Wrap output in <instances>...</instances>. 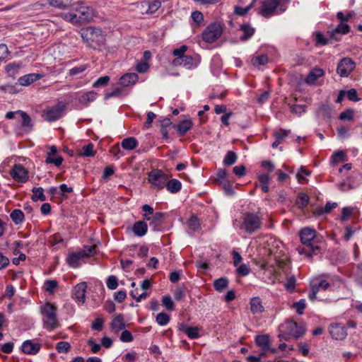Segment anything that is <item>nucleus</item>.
<instances>
[{"label":"nucleus","mask_w":362,"mask_h":362,"mask_svg":"<svg viewBox=\"0 0 362 362\" xmlns=\"http://www.w3.org/2000/svg\"><path fill=\"white\" fill-rule=\"evenodd\" d=\"M289 133H290L289 130H286V129H280L278 131H275L273 133V136L276 139H279L280 141H282L284 139H285L286 136H288Z\"/></svg>","instance_id":"obj_62"},{"label":"nucleus","mask_w":362,"mask_h":362,"mask_svg":"<svg viewBox=\"0 0 362 362\" xmlns=\"http://www.w3.org/2000/svg\"><path fill=\"white\" fill-rule=\"evenodd\" d=\"M132 230L135 235L143 237L148 231V225L144 221H138L134 223Z\"/></svg>","instance_id":"obj_22"},{"label":"nucleus","mask_w":362,"mask_h":362,"mask_svg":"<svg viewBox=\"0 0 362 362\" xmlns=\"http://www.w3.org/2000/svg\"><path fill=\"white\" fill-rule=\"evenodd\" d=\"M138 80L139 75L137 74L127 73L119 78L118 83L122 87H128L135 85Z\"/></svg>","instance_id":"obj_16"},{"label":"nucleus","mask_w":362,"mask_h":362,"mask_svg":"<svg viewBox=\"0 0 362 362\" xmlns=\"http://www.w3.org/2000/svg\"><path fill=\"white\" fill-rule=\"evenodd\" d=\"M228 172L226 170L223 168H219L216 172V182L218 184H221V182L227 181Z\"/></svg>","instance_id":"obj_55"},{"label":"nucleus","mask_w":362,"mask_h":362,"mask_svg":"<svg viewBox=\"0 0 362 362\" xmlns=\"http://www.w3.org/2000/svg\"><path fill=\"white\" fill-rule=\"evenodd\" d=\"M180 331L185 333L191 339H195L199 337V328L197 327H189L185 323H182L179 327Z\"/></svg>","instance_id":"obj_23"},{"label":"nucleus","mask_w":362,"mask_h":362,"mask_svg":"<svg viewBox=\"0 0 362 362\" xmlns=\"http://www.w3.org/2000/svg\"><path fill=\"white\" fill-rule=\"evenodd\" d=\"M94 145L92 143H88L82 147L81 152L78 154L82 157H93L95 154V151L93 150Z\"/></svg>","instance_id":"obj_40"},{"label":"nucleus","mask_w":362,"mask_h":362,"mask_svg":"<svg viewBox=\"0 0 362 362\" xmlns=\"http://www.w3.org/2000/svg\"><path fill=\"white\" fill-rule=\"evenodd\" d=\"M144 219L149 221V226L153 227V230L156 231L159 229L163 223L165 214L163 212H156L152 216L148 214L143 215Z\"/></svg>","instance_id":"obj_14"},{"label":"nucleus","mask_w":362,"mask_h":362,"mask_svg":"<svg viewBox=\"0 0 362 362\" xmlns=\"http://www.w3.org/2000/svg\"><path fill=\"white\" fill-rule=\"evenodd\" d=\"M324 75V71L320 68L313 69L305 78V82L308 84H313L315 81Z\"/></svg>","instance_id":"obj_27"},{"label":"nucleus","mask_w":362,"mask_h":362,"mask_svg":"<svg viewBox=\"0 0 362 362\" xmlns=\"http://www.w3.org/2000/svg\"><path fill=\"white\" fill-rule=\"evenodd\" d=\"M10 217L16 224H19L21 223L24 219V214L21 209H16L11 211Z\"/></svg>","instance_id":"obj_42"},{"label":"nucleus","mask_w":362,"mask_h":362,"mask_svg":"<svg viewBox=\"0 0 362 362\" xmlns=\"http://www.w3.org/2000/svg\"><path fill=\"white\" fill-rule=\"evenodd\" d=\"M293 308L296 309V313L298 315H302L306 308V301L305 299L301 298L298 301L295 302L293 304Z\"/></svg>","instance_id":"obj_52"},{"label":"nucleus","mask_w":362,"mask_h":362,"mask_svg":"<svg viewBox=\"0 0 362 362\" xmlns=\"http://www.w3.org/2000/svg\"><path fill=\"white\" fill-rule=\"evenodd\" d=\"M59 195L63 198H67V194L73 192L74 189L71 187H68L66 184H61L59 186Z\"/></svg>","instance_id":"obj_60"},{"label":"nucleus","mask_w":362,"mask_h":362,"mask_svg":"<svg viewBox=\"0 0 362 362\" xmlns=\"http://www.w3.org/2000/svg\"><path fill=\"white\" fill-rule=\"evenodd\" d=\"M90 67L88 64H81L76 66L69 70L68 75L69 76H79L81 77L83 74Z\"/></svg>","instance_id":"obj_30"},{"label":"nucleus","mask_w":362,"mask_h":362,"mask_svg":"<svg viewBox=\"0 0 362 362\" xmlns=\"http://www.w3.org/2000/svg\"><path fill=\"white\" fill-rule=\"evenodd\" d=\"M81 0H50L49 4L55 8L59 9H64L68 8H74L78 5Z\"/></svg>","instance_id":"obj_17"},{"label":"nucleus","mask_w":362,"mask_h":362,"mask_svg":"<svg viewBox=\"0 0 362 362\" xmlns=\"http://www.w3.org/2000/svg\"><path fill=\"white\" fill-rule=\"evenodd\" d=\"M107 287L110 290H115L118 286V279L114 276H109L106 281Z\"/></svg>","instance_id":"obj_56"},{"label":"nucleus","mask_w":362,"mask_h":362,"mask_svg":"<svg viewBox=\"0 0 362 362\" xmlns=\"http://www.w3.org/2000/svg\"><path fill=\"white\" fill-rule=\"evenodd\" d=\"M237 159V154L232 151H228L223 159V164L226 166L232 165L236 163Z\"/></svg>","instance_id":"obj_43"},{"label":"nucleus","mask_w":362,"mask_h":362,"mask_svg":"<svg viewBox=\"0 0 362 362\" xmlns=\"http://www.w3.org/2000/svg\"><path fill=\"white\" fill-rule=\"evenodd\" d=\"M199 61L190 55H185L180 59L178 66H182L187 69H192L198 66Z\"/></svg>","instance_id":"obj_24"},{"label":"nucleus","mask_w":362,"mask_h":362,"mask_svg":"<svg viewBox=\"0 0 362 362\" xmlns=\"http://www.w3.org/2000/svg\"><path fill=\"white\" fill-rule=\"evenodd\" d=\"M250 272V268L248 265L243 264L240 265L237 269V273L239 276H245Z\"/></svg>","instance_id":"obj_64"},{"label":"nucleus","mask_w":362,"mask_h":362,"mask_svg":"<svg viewBox=\"0 0 362 362\" xmlns=\"http://www.w3.org/2000/svg\"><path fill=\"white\" fill-rule=\"evenodd\" d=\"M81 36L87 45L94 49L100 50L105 45L106 34L101 28L88 27L81 29Z\"/></svg>","instance_id":"obj_2"},{"label":"nucleus","mask_w":362,"mask_h":362,"mask_svg":"<svg viewBox=\"0 0 362 362\" xmlns=\"http://www.w3.org/2000/svg\"><path fill=\"white\" fill-rule=\"evenodd\" d=\"M310 198L305 193H299L296 200V204L299 209H304L309 203Z\"/></svg>","instance_id":"obj_34"},{"label":"nucleus","mask_w":362,"mask_h":362,"mask_svg":"<svg viewBox=\"0 0 362 362\" xmlns=\"http://www.w3.org/2000/svg\"><path fill=\"white\" fill-rule=\"evenodd\" d=\"M316 45L325 46L329 43V39L326 38L321 33L318 32L315 35Z\"/></svg>","instance_id":"obj_63"},{"label":"nucleus","mask_w":362,"mask_h":362,"mask_svg":"<svg viewBox=\"0 0 362 362\" xmlns=\"http://www.w3.org/2000/svg\"><path fill=\"white\" fill-rule=\"evenodd\" d=\"M168 179V176L161 170H152L148 173V181L156 189H163Z\"/></svg>","instance_id":"obj_8"},{"label":"nucleus","mask_w":362,"mask_h":362,"mask_svg":"<svg viewBox=\"0 0 362 362\" xmlns=\"http://www.w3.org/2000/svg\"><path fill=\"white\" fill-rule=\"evenodd\" d=\"M110 78L108 76H104L98 78L93 84L94 88H98L101 86H105L110 81Z\"/></svg>","instance_id":"obj_59"},{"label":"nucleus","mask_w":362,"mask_h":362,"mask_svg":"<svg viewBox=\"0 0 362 362\" xmlns=\"http://www.w3.org/2000/svg\"><path fill=\"white\" fill-rule=\"evenodd\" d=\"M84 257L80 252L71 253L67 257V262L70 266L73 267H77L79 264V262Z\"/></svg>","instance_id":"obj_33"},{"label":"nucleus","mask_w":362,"mask_h":362,"mask_svg":"<svg viewBox=\"0 0 362 362\" xmlns=\"http://www.w3.org/2000/svg\"><path fill=\"white\" fill-rule=\"evenodd\" d=\"M58 353H67L71 349V344L68 341H60L56 344Z\"/></svg>","instance_id":"obj_51"},{"label":"nucleus","mask_w":362,"mask_h":362,"mask_svg":"<svg viewBox=\"0 0 362 362\" xmlns=\"http://www.w3.org/2000/svg\"><path fill=\"white\" fill-rule=\"evenodd\" d=\"M291 0H262V8L259 13L268 18L275 14L277 10L281 13H284Z\"/></svg>","instance_id":"obj_5"},{"label":"nucleus","mask_w":362,"mask_h":362,"mask_svg":"<svg viewBox=\"0 0 362 362\" xmlns=\"http://www.w3.org/2000/svg\"><path fill=\"white\" fill-rule=\"evenodd\" d=\"M296 284V279L294 276H291L287 279L284 286L288 292L292 293L295 290Z\"/></svg>","instance_id":"obj_57"},{"label":"nucleus","mask_w":362,"mask_h":362,"mask_svg":"<svg viewBox=\"0 0 362 362\" xmlns=\"http://www.w3.org/2000/svg\"><path fill=\"white\" fill-rule=\"evenodd\" d=\"M162 304L168 311L175 310V304L170 296H164L162 298Z\"/></svg>","instance_id":"obj_49"},{"label":"nucleus","mask_w":362,"mask_h":362,"mask_svg":"<svg viewBox=\"0 0 362 362\" xmlns=\"http://www.w3.org/2000/svg\"><path fill=\"white\" fill-rule=\"evenodd\" d=\"M335 33H340L341 35H346L351 30L350 26L346 23H340L334 29Z\"/></svg>","instance_id":"obj_58"},{"label":"nucleus","mask_w":362,"mask_h":362,"mask_svg":"<svg viewBox=\"0 0 362 362\" xmlns=\"http://www.w3.org/2000/svg\"><path fill=\"white\" fill-rule=\"evenodd\" d=\"M20 66L15 63H11L6 66L5 71L8 76L13 79L16 78V75L18 74Z\"/></svg>","instance_id":"obj_39"},{"label":"nucleus","mask_w":362,"mask_h":362,"mask_svg":"<svg viewBox=\"0 0 362 362\" xmlns=\"http://www.w3.org/2000/svg\"><path fill=\"white\" fill-rule=\"evenodd\" d=\"M256 344L261 348V349H270L272 348L271 346V340L269 335L268 334H260L257 335L255 339Z\"/></svg>","instance_id":"obj_26"},{"label":"nucleus","mask_w":362,"mask_h":362,"mask_svg":"<svg viewBox=\"0 0 362 362\" xmlns=\"http://www.w3.org/2000/svg\"><path fill=\"white\" fill-rule=\"evenodd\" d=\"M331 337L334 340L342 341L348 335L346 327L342 323H332L328 327Z\"/></svg>","instance_id":"obj_11"},{"label":"nucleus","mask_w":362,"mask_h":362,"mask_svg":"<svg viewBox=\"0 0 362 362\" xmlns=\"http://www.w3.org/2000/svg\"><path fill=\"white\" fill-rule=\"evenodd\" d=\"M168 191L172 194L177 193L182 188V183L177 179L167 180L165 185Z\"/></svg>","instance_id":"obj_31"},{"label":"nucleus","mask_w":362,"mask_h":362,"mask_svg":"<svg viewBox=\"0 0 362 362\" xmlns=\"http://www.w3.org/2000/svg\"><path fill=\"white\" fill-rule=\"evenodd\" d=\"M337 206V202H327L324 207H320L317 209L318 215L327 214Z\"/></svg>","instance_id":"obj_47"},{"label":"nucleus","mask_w":362,"mask_h":362,"mask_svg":"<svg viewBox=\"0 0 362 362\" xmlns=\"http://www.w3.org/2000/svg\"><path fill=\"white\" fill-rule=\"evenodd\" d=\"M262 216L258 213L245 212L241 217L240 229L247 234H254L262 228Z\"/></svg>","instance_id":"obj_3"},{"label":"nucleus","mask_w":362,"mask_h":362,"mask_svg":"<svg viewBox=\"0 0 362 362\" xmlns=\"http://www.w3.org/2000/svg\"><path fill=\"white\" fill-rule=\"evenodd\" d=\"M110 327L112 332L117 333L125 327V322L122 314H118L112 319Z\"/></svg>","instance_id":"obj_20"},{"label":"nucleus","mask_w":362,"mask_h":362,"mask_svg":"<svg viewBox=\"0 0 362 362\" xmlns=\"http://www.w3.org/2000/svg\"><path fill=\"white\" fill-rule=\"evenodd\" d=\"M170 321V315L164 312L158 313L156 317V322L160 326L167 325Z\"/></svg>","instance_id":"obj_46"},{"label":"nucleus","mask_w":362,"mask_h":362,"mask_svg":"<svg viewBox=\"0 0 362 362\" xmlns=\"http://www.w3.org/2000/svg\"><path fill=\"white\" fill-rule=\"evenodd\" d=\"M281 328L284 329L287 334L294 338H299L305 334L304 327L294 322V321H288L285 322V324L281 325Z\"/></svg>","instance_id":"obj_12"},{"label":"nucleus","mask_w":362,"mask_h":362,"mask_svg":"<svg viewBox=\"0 0 362 362\" xmlns=\"http://www.w3.org/2000/svg\"><path fill=\"white\" fill-rule=\"evenodd\" d=\"M40 349L39 343L33 342L31 340L25 341L21 346V350L26 354H36Z\"/></svg>","instance_id":"obj_19"},{"label":"nucleus","mask_w":362,"mask_h":362,"mask_svg":"<svg viewBox=\"0 0 362 362\" xmlns=\"http://www.w3.org/2000/svg\"><path fill=\"white\" fill-rule=\"evenodd\" d=\"M356 62L350 57H343L337 66V74L341 77H348L356 68Z\"/></svg>","instance_id":"obj_10"},{"label":"nucleus","mask_w":362,"mask_h":362,"mask_svg":"<svg viewBox=\"0 0 362 362\" xmlns=\"http://www.w3.org/2000/svg\"><path fill=\"white\" fill-rule=\"evenodd\" d=\"M17 112L19 113V115L21 116L22 119L21 126L24 129H31L33 124L32 122V119L24 111L22 110H17Z\"/></svg>","instance_id":"obj_36"},{"label":"nucleus","mask_w":362,"mask_h":362,"mask_svg":"<svg viewBox=\"0 0 362 362\" xmlns=\"http://www.w3.org/2000/svg\"><path fill=\"white\" fill-rule=\"evenodd\" d=\"M43 75L40 74H28L20 77L18 80V83L21 86H28L35 81H37L42 78Z\"/></svg>","instance_id":"obj_18"},{"label":"nucleus","mask_w":362,"mask_h":362,"mask_svg":"<svg viewBox=\"0 0 362 362\" xmlns=\"http://www.w3.org/2000/svg\"><path fill=\"white\" fill-rule=\"evenodd\" d=\"M10 174L13 180L18 182H26L29 178L28 170L20 164H15L11 170Z\"/></svg>","instance_id":"obj_13"},{"label":"nucleus","mask_w":362,"mask_h":362,"mask_svg":"<svg viewBox=\"0 0 362 362\" xmlns=\"http://www.w3.org/2000/svg\"><path fill=\"white\" fill-rule=\"evenodd\" d=\"M228 286V280L226 277H221L214 281V287L218 292L223 291Z\"/></svg>","instance_id":"obj_38"},{"label":"nucleus","mask_w":362,"mask_h":362,"mask_svg":"<svg viewBox=\"0 0 362 362\" xmlns=\"http://www.w3.org/2000/svg\"><path fill=\"white\" fill-rule=\"evenodd\" d=\"M32 200L33 202H37L39 200L41 202H44L46 200V197L44 194V189L42 187H33L32 189Z\"/></svg>","instance_id":"obj_35"},{"label":"nucleus","mask_w":362,"mask_h":362,"mask_svg":"<svg viewBox=\"0 0 362 362\" xmlns=\"http://www.w3.org/2000/svg\"><path fill=\"white\" fill-rule=\"evenodd\" d=\"M223 33V27L218 22L209 24L202 32V40L208 43H212L218 40Z\"/></svg>","instance_id":"obj_7"},{"label":"nucleus","mask_w":362,"mask_h":362,"mask_svg":"<svg viewBox=\"0 0 362 362\" xmlns=\"http://www.w3.org/2000/svg\"><path fill=\"white\" fill-rule=\"evenodd\" d=\"M65 107L63 103H58L56 105L45 110L42 116L49 122L57 121L62 117Z\"/></svg>","instance_id":"obj_9"},{"label":"nucleus","mask_w":362,"mask_h":362,"mask_svg":"<svg viewBox=\"0 0 362 362\" xmlns=\"http://www.w3.org/2000/svg\"><path fill=\"white\" fill-rule=\"evenodd\" d=\"M268 62V57L266 54H261L252 59V63L255 66L265 65Z\"/></svg>","instance_id":"obj_48"},{"label":"nucleus","mask_w":362,"mask_h":362,"mask_svg":"<svg viewBox=\"0 0 362 362\" xmlns=\"http://www.w3.org/2000/svg\"><path fill=\"white\" fill-rule=\"evenodd\" d=\"M119 339L122 342H131L134 340V337L130 331L124 329L122 332Z\"/></svg>","instance_id":"obj_61"},{"label":"nucleus","mask_w":362,"mask_h":362,"mask_svg":"<svg viewBox=\"0 0 362 362\" xmlns=\"http://www.w3.org/2000/svg\"><path fill=\"white\" fill-rule=\"evenodd\" d=\"M240 30L243 33V35L240 36V40L242 42L250 40L255 33V29L248 23L242 24Z\"/></svg>","instance_id":"obj_21"},{"label":"nucleus","mask_w":362,"mask_h":362,"mask_svg":"<svg viewBox=\"0 0 362 362\" xmlns=\"http://www.w3.org/2000/svg\"><path fill=\"white\" fill-rule=\"evenodd\" d=\"M192 126L193 122L191 119H184L175 125L174 127L180 136H183L192 128Z\"/></svg>","instance_id":"obj_25"},{"label":"nucleus","mask_w":362,"mask_h":362,"mask_svg":"<svg viewBox=\"0 0 362 362\" xmlns=\"http://www.w3.org/2000/svg\"><path fill=\"white\" fill-rule=\"evenodd\" d=\"M187 224L188 228L193 231H197L201 228L199 219L195 215H192L188 219Z\"/></svg>","instance_id":"obj_41"},{"label":"nucleus","mask_w":362,"mask_h":362,"mask_svg":"<svg viewBox=\"0 0 362 362\" xmlns=\"http://www.w3.org/2000/svg\"><path fill=\"white\" fill-rule=\"evenodd\" d=\"M311 286L314 288H317V291L319 292L320 290L325 291L328 289V288L330 286V284L327 280L319 277L315 281L312 282Z\"/></svg>","instance_id":"obj_37"},{"label":"nucleus","mask_w":362,"mask_h":362,"mask_svg":"<svg viewBox=\"0 0 362 362\" xmlns=\"http://www.w3.org/2000/svg\"><path fill=\"white\" fill-rule=\"evenodd\" d=\"M87 284L86 282H81L76 284L73 288V297L79 303H84L86 301Z\"/></svg>","instance_id":"obj_15"},{"label":"nucleus","mask_w":362,"mask_h":362,"mask_svg":"<svg viewBox=\"0 0 362 362\" xmlns=\"http://www.w3.org/2000/svg\"><path fill=\"white\" fill-rule=\"evenodd\" d=\"M299 237L303 245V247L298 248L300 255L311 257L320 252L321 248L317 245L320 240L315 229L310 227L303 228L299 231Z\"/></svg>","instance_id":"obj_1"},{"label":"nucleus","mask_w":362,"mask_h":362,"mask_svg":"<svg viewBox=\"0 0 362 362\" xmlns=\"http://www.w3.org/2000/svg\"><path fill=\"white\" fill-rule=\"evenodd\" d=\"M80 252L83 255V257L94 256L96 253V245H85L84 250Z\"/></svg>","instance_id":"obj_53"},{"label":"nucleus","mask_w":362,"mask_h":362,"mask_svg":"<svg viewBox=\"0 0 362 362\" xmlns=\"http://www.w3.org/2000/svg\"><path fill=\"white\" fill-rule=\"evenodd\" d=\"M188 47L187 45H183L180 46L179 48L174 49L173 50V54L176 57L172 61V64L175 66H178V64L180 62V59L182 58V57H185L186 54L185 53L187 50Z\"/></svg>","instance_id":"obj_29"},{"label":"nucleus","mask_w":362,"mask_h":362,"mask_svg":"<svg viewBox=\"0 0 362 362\" xmlns=\"http://www.w3.org/2000/svg\"><path fill=\"white\" fill-rule=\"evenodd\" d=\"M191 18L194 23L196 24L197 27H199L204 25V15L201 11H193L191 14Z\"/></svg>","instance_id":"obj_44"},{"label":"nucleus","mask_w":362,"mask_h":362,"mask_svg":"<svg viewBox=\"0 0 362 362\" xmlns=\"http://www.w3.org/2000/svg\"><path fill=\"white\" fill-rule=\"evenodd\" d=\"M354 112L352 109H346L345 111L341 112L339 115V119L340 120H354Z\"/></svg>","instance_id":"obj_54"},{"label":"nucleus","mask_w":362,"mask_h":362,"mask_svg":"<svg viewBox=\"0 0 362 362\" xmlns=\"http://www.w3.org/2000/svg\"><path fill=\"white\" fill-rule=\"evenodd\" d=\"M57 308L52 303L47 302L40 307V313L43 316V327L52 331L58 327L59 323L57 316Z\"/></svg>","instance_id":"obj_4"},{"label":"nucleus","mask_w":362,"mask_h":362,"mask_svg":"<svg viewBox=\"0 0 362 362\" xmlns=\"http://www.w3.org/2000/svg\"><path fill=\"white\" fill-rule=\"evenodd\" d=\"M139 145L137 139L134 137H128L124 139L121 142V146L124 149L133 150Z\"/></svg>","instance_id":"obj_32"},{"label":"nucleus","mask_w":362,"mask_h":362,"mask_svg":"<svg viewBox=\"0 0 362 362\" xmlns=\"http://www.w3.org/2000/svg\"><path fill=\"white\" fill-rule=\"evenodd\" d=\"M250 310L253 314H260L264 310L260 298L254 297L250 300Z\"/></svg>","instance_id":"obj_28"},{"label":"nucleus","mask_w":362,"mask_h":362,"mask_svg":"<svg viewBox=\"0 0 362 362\" xmlns=\"http://www.w3.org/2000/svg\"><path fill=\"white\" fill-rule=\"evenodd\" d=\"M148 6L146 13L153 14L155 13L161 6V1L160 0H153L151 2H148Z\"/></svg>","instance_id":"obj_50"},{"label":"nucleus","mask_w":362,"mask_h":362,"mask_svg":"<svg viewBox=\"0 0 362 362\" xmlns=\"http://www.w3.org/2000/svg\"><path fill=\"white\" fill-rule=\"evenodd\" d=\"M74 8L76 12L70 14L71 22L82 23L88 22L93 18V9L92 8L85 6L83 4H79V6H76Z\"/></svg>","instance_id":"obj_6"},{"label":"nucleus","mask_w":362,"mask_h":362,"mask_svg":"<svg viewBox=\"0 0 362 362\" xmlns=\"http://www.w3.org/2000/svg\"><path fill=\"white\" fill-rule=\"evenodd\" d=\"M97 98V93L91 90L83 93L79 98L81 103H89L93 102Z\"/></svg>","instance_id":"obj_45"}]
</instances>
